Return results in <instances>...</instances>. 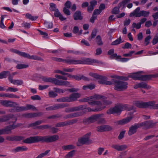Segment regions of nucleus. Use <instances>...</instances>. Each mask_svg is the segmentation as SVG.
<instances>
[{
  "label": "nucleus",
  "mask_w": 158,
  "mask_h": 158,
  "mask_svg": "<svg viewBox=\"0 0 158 158\" xmlns=\"http://www.w3.org/2000/svg\"><path fill=\"white\" fill-rule=\"evenodd\" d=\"M75 146L73 144L64 145L62 147V148L65 150L75 149Z\"/></svg>",
  "instance_id": "c9c22d12"
},
{
  "label": "nucleus",
  "mask_w": 158,
  "mask_h": 158,
  "mask_svg": "<svg viewBox=\"0 0 158 158\" xmlns=\"http://www.w3.org/2000/svg\"><path fill=\"white\" fill-rule=\"evenodd\" d=\"M130 77L135 80L146 81L150 80L152 77H158V73L154 75H142L138 73H135L131 75H129V77Z\"/></svg>",
  "instance_id": "7ed1b4c3"
},
{
  "label": "nucleus",
  "mask_w": 158,
  "mask_h": 158,
  "mask_svg": "<svg viewBox=\"0 0 158 158\" xmlns=\"http://www.w3.org/2000/svg\"><path fill=\"white\" fill-rule=\"evenodd\" d=\"M0 103L2 106L6 107H14L18 105L15 102L6 100H0Z\"/></svg>",
  "instance_id": "4468645a"
},
{
  "label": "nucleus",
  "mask_w": 158,
  "mask_h": 158,
  "mask_svg": "<svg viewBox=\"0 0 158 158\" xmlns=\"http://www.w3.org/2000/svg\"><path fill=\"white\" fill-rule=\"evenodd\" d=\"M37 30L39 32L40 35H43V37L44 38H48V34L47 33L44 32L39 29H38Z\"/></svg>",
  "instance_id": "338daca9"
},
{
  "label": "nucleus",
  "mask_w": 158,
  "mask_h": 158,
  "mask_svg": "<svg viewBox=\"0 0 158 158\" xmlns=\"http://www.w3.org/2000/svg\"><path fill=\"white\" fill-rule=\"evenodd\" d=\"M62 115L59 114H57L55 115H52L48 117V119H55L56 118H59L62 117Z\"/></svg>",
  "instance_id": "0e129e2a"
},
{
  "label": "nucleus",
  "mask_w": 158,
  "mask_h": 158,
  "mask_svg": "<svg viewBox=\"0 0 158 158\" xmlns=\"http://www.w3.org/2000/svg\"><path fill=\"white\" fill-rule=\"evenodd\" d=\"M139 125L140 127H143L145 129H148L153 127L155 125V123L152 121H147L139 123Z\"/></svg>",
  "instance_id": "dca6fc26"
},
{
  "label": "nucleus",
  "mask_w": 158,
  "mask_h": 158,
  "mask_svg": "<svg viewBox=\"0 0 158 158\" xmlns=\"http://www.w3.org/2000/svg\"><path fill=\"white\" fill-rule=\"evenodd\" d=\"M145 102L136 101L135 103V105L137 107L139 108H145Z\"/></svg>",
  "instance_id": "79ce46f5"
},
{
  "label": "nucleus",
  "mask_w": 158,
  "mask_h": 158,
  "mask_svg": "<svg viewBox=\"0 0 158 158\" xmlns=\"http://www.w3.org/2000/svg\"><path fill=\"white\" fill-rule=\"evenodd\" d=\"M22 125L21 123H17L16 125H10L6 126L3 129H0V135L10 134L12 132V130L20 127ZM4 141V138L0 136V143H3Z\"/></svg>",
  "instance_id": "f03ea898"
},
{
  "label": "nucleus",
  "mask_w": 158,
  "mask_h": 158,
  "mask_svg": "<svg viewBox=\"0 0 158 158\" xmlns=\"http://www.w3.org/2000/svg\"><path fill=\"white\" fill-rule=\"evenodd\" d=\"M24 57L30 59L43 61V59L40 57H39L36 55L30 56L29 54L25 52Z\"/></svg>",
  "instance_id": "a211bd4d"
},
{
  "label": "nucleus",
  "mask_w": 158,
  "mask_h": 158,
  "mask_svg": "<svg viewBox=\"0 0 158 158\" xmlns=\"http://www.w3.org/2000/svg\"><path fill=\"white\" fill-rule=\"evenodd\" d=\"M91 135V132H89L84 135L82 137L78 139L77 145L80 146L88 143L89 141V138Z\"/></svg>",
  "instance_id": "0eeeda50"
},
{
  "label": "nucleus",
  "mask_w": 158,
  "mask_h": 158,
  "mask_svg": "<svg viewBox=\"0 0 158 158\" xmlns=\"http://www.w3.org/2000/svg\"><path fill=\"white\" fill-rule=\"evenodd\" d=\"M85 106V107L84 110L85 111L87 112H91V111H101L102 110L106 108V106H96V108L95 109H91L90 108L87 107L86 105H83Z\"/></svg>",
  "instance_id": "f3484780"
},
{
  "label": "nucleus",
  "mask_w": 158,
  "mask_h": 158,
  "mask_svg": "<svg viewBox=\"0 0 158 158\" xmlns=\"http://www.w3.org/2000/svg\"><path fill=\"white\" fill-rule=\"evenodd\" d=\"M74 19L75 20H81L83 17L81 15V12L80 11H77L74 13L73 15Z\"/></svg>",
  "instance_id": "cd10ccee"
},
{
  "label": "nucleus",
  "mask_w": 158,
  "mask_h": 158,
  "mask_svg": "<svg viewBox=\"0 0 158 158\" xmlns=\"http://www.w3.org/2000/svg\"><path fill=\"white\" fill-rule=\"evenodd\" d=\"M10 119H11L12 121L10 123L14 124L17 121V118L16 117L14 116V115L12 114L4 115L0 117V123L5 122Z\"/></svg>",
  "instance_id": "6e6552de"
},
{
  "label": "nucleus",
  "mask_w": 158,
  "mask_h": 158,
  "mask_svg": "<svg viewBox=\"0 0 158 158\" xmlns=\"http://www.w3.org/2000/svg\"><path fill=\"white\" fill-rule=\"evenodd\" d=\"M111 82L112 84L115 85L114 88V89L117 91H123L127 88V82L114 79H111Z\"/></svg>",
  "instance_id": "20e7f679"
},
{
  "label": "nucleus",
  "mask_w": 158,
  "mask_h": 158,
  "mask_svg": "<svg viewBox=\"0 0 158 158\" xmlns=\"http://www.w3.org/2000/svg\"><path fill=\"white\" fill-rule=\"evenodd\" d=\"M96 41L98 45L101 46L103 44V43L102 41L101 36L100 35L97 36L96 38Z\"/></svg>",
  "instance_id": "ea45409f"
},
{
  "label": "nucleus",
  "mask_w": 158,
  "mask_h": 158,
  "mask_svg": "<svg viewBox=\"0 0 158 158\" xmlns=\"http://www.w3.org/2000/svg\"><path fill=\"white\" fill-rule=\"evenodd\" d=\"M10 74V72L8 71H4L0 73V79L6 78L8 74Z\"/></svg>",
  "instance_id": "f704fd0d"
},
{
  "label": "nucleus",
  "mask_w": 158,
  "mask_h": 158,
  "mask_svg": "<svg viewBox=\"0 0 158 158\" xmlns=\"http://www.w3.org/2000/svg\"><path fill=\"white\" fill-rule=\"evenodd\" d=\"M140 7H137L134 11L131 13L130 16L131 17L134 16L136 17H140Z\"/></svg>",
  "instance_id": "b1692460"
},
{
  "label": "nucleus",
  "mask_w": 158,
  "mask_h": 158,
  "mask_svg": "<svg viewBox=\"0 0 158 158\" xmlns=\"http://www.w3.org/2000/svg\"><path fill=\"white\" fill-rule=\"evenodd\" d=\"M149 11H147L144 10L140 11V17L143 16L145 17H147L149 15Z\"/></svg>",
  "instance_id": "4d7b16f0"
},
{
  "label": "nucleus",
  "mask_w": 158,
  "mask_h": 158,
  "mask_svg": "<svg viewBox=\"0 0 158 158\" xmlns=\"http://www.w3.org/2000/svg\"><path fill=\"white\" fill-rule=\"evenodd\" d=\"M12 84L18 85H21L23 84V81L22 80H14Z\"/></svg>",
  "instance_id": "09e8293b"
},
{
  "label": "nucleus",
  "mask_w": 158,
  "mask_h": 158,
  "mask_svg": "<svg viewBox=\"0 0 158 158\" xmlns=\"http://www.w3.org/2000/svg\"><path fill=\"white\" fill-rule=\"evenodd\" d=\"M64 5L65 6L64 7H65L68 9H70L71 7V2L68 0L65 3Z\"/></svg>",
  "instance_id": "774afa93"
},
{
  "label": "nucleus",
  "mask_w": 158,
  "mask_h": 158,
  "mask_svg": "<svg viewBox=\"0 0 158 158\" xmlns=\"http://www.w3.org/2000/svg\"><path fill=\"white\" fill-rule=\"evenodd\" d=\"M139 84L140 88L148 89H149L151 88V87L148 85L147 83L145 82H143L141 83H139Z\"/></svg>",
  "instance_id": "49530a36"
},
{
  "label": "nucleus",
  "mask_w": 158,
  "mask_h": 158,
  "mask_svg": "<svg viewBox=\"0 0 158 158\" xmlns=\"http://www.w3.org/2000/svg\"><path fill=\"white\" fill-rule=\"evenodd\" d=\"M89 75L97 79L102 78V76L99 75L94 73H89Z\"/></svg>",
  "instance_id": "e2e57ef3"
},
{
  "label": "nucleus",
  "mask_w": 158,
  "mask_h": 158,
  "mask_svg": "<svg viewBox=\"0 0 158 158\" xmlns=\"http://www.w3.org/2000/svg\"><path fill=\"white\" fill-rule=\"evenodd\" d=\"M54 78L48 77H43L42 79L43 81L45 82H50L53 83Z\"/></svg>",
  "instance_id": "c03bdc74"
},
{
  "label": "nucleus",
  "mask_w": 158,
  "mask_h": 158,
  "mask_svg": "<svg viewBox=\"0 0 158 158\" xmlns=\"http://www.w3.org/2000/svg\"><path fill=\"white\" fill-rule=\"evenodd\" d=\"M21 26L25 28L28 29L30 27L31 23H30L23 22L21 24Z\"/></svg>",
  "instance_id": "052dcab7"
},
{
  "label": "nucleus",
  "mask_w": 158,
  "mask_h": 158,
  "mask_svg": "<svg viewBox=\"0 0 158 158\" xmlns=\"http://www.w3.org/2000/svg\"><path fill=\"white\" fill-rule=\"evenodd\" d=\"M85 106L83 105H81L77 106L72 107L73 112L75 111H79L80 110H84Z\"/></svg>",
  "instance_id": "2f4dec72"
},
{
  "label": "nucleus",
  "mask_w": 158,
  "mask_h": 158,
  "mask_svg": "<svg viewBox=\"0 0 158 158\" xmlns=\"http://www.w3.org/2000/svg\"><path fill=\"white\" fill-rule=\"evenodd\" d=\"M57 101L59 102H69V97H64L61 98L57 100Z\"/></svg>",
  "instance_id": "de8ad7c7"
},
{
  "label": "nucleus",
  "mask_w": 158,
  "mask_h": 158,
  "mask_svg": "<svg viewBox=\"0 0 158 158\" xmlns=\"http://www.w3.org/2000/svg\"><path fill=\"white\" fill-rule=\"evenodd\" d=\"M128 122V118L123 119L121 120H119L115 122L117 125H123Z\"/></svg>",
  "instance_id": "7c9ffc66"
},
{
  "label": "nucleus",
  "mask_w": 158,
  "mask_h": 158,
  "mask_svg": "<svg viewBox=\"0 0 158 158\" xmlns=\"http://www.w3.org/2000/svg\"><path fill=\"white\" fill-rule=\"evenodd\" d=\"M101 115V114H99L93 115L84 120L83 122L85 124H88L93 123L99 119Z\"/></svg>",
  "instance_id": "ddd939ff"
},
{
  "label": "nucleus",
  "mask_w": 158,
  "mask_h": 158,
  "mask_svg": "<svg viewBox=\"0 0 158 158\" xmlns=\"http://www.w3.org/2000/svg\"><path fill=\"white\" fill-rule=\"evenodd\" d=\"M54 15L56 17L59 18L61 21H64L66 19V18L63 17L58 9H57L55 11Z\"/></svg>",
  "instance_id": "c85d7f7f"
},
{
  "label": "nucleus",
  "mask_w": 158,
  "mask_h": 158,
  "mask_svg": "<svg viewBox=\"0 0 158 158\" xmlns=\"http://www.w3.org/2000/svg\"><path fill=\"white\" fill-rule=\"evenodd\" d=\"M139 125V124H135L130 128L129 130V135H131L136 132L137 129L140 127Z\"/></svg>",
  "instance_id": "bb28decb"
},
{
  "label": "nucleus",
  "mask_w": 158,
  "mask_h": 158,
  "mask_svg": "<svg viewBox=\"0 0 158 158\" xmlns=\"http://www.w3.org/2000/svg\"><path fill=\"white\" fill-rule=\"evenodd\" d=\"M6 16V15H2L1 16V20L0 21V27L2 29H4L6 27L3 23L4 17Z\"/></svg>",
  "instance_id": "a18cd8bd"
},
{
  "label": "nucleus",
  "mask_w": 158,
  "mask_h": 158,
  "mask_svg": "<svg viewBox=\"0 0 158 158\" xmlns=\"http://www.w3.org/2000/svg\"><path fill=\"white\" fill-rule=\"evenodd\" d=\"M75 151L74 150H72L66 154L65 157V158H70L73 157L74 155Z\"/></svg>",
  "instance_id": "3c124183"
},
{
  "label": "nucleus",
  "mask_w": 158,
  "mask_h": 158,
  "mask_svg": "<svg viewBox=\"0 0 158 158\" xmlns=\"http://www.w3.org/2000/svg\"><path fill=\"white\" fill-rule=\"evenodd\" d=\"M98 82L99 83L102 84H105L108 85H112V83L111 81H108L106 80V77L102 76V78L99 79Z\"/></svg>",
  "instance_id": "4be33fe9"
},
{
  "label": "nucleus",
  "mask_w": 158,
  "mask_h": 158,
  "mask_svg": "<svg viewBox=\"0 0 158 158\" xmlns=\"http://www.w3.org/2000/svg\"><path fill=\"white\" fill-rule=\"evenodd\" d=\"M112 129V128L108 125H103L98 126L97 127V131L100 132L109 131Z\"/></svg>",
  "instance_id": "6ab92c4d"
},
{
  "label": "nucleus",
  "mask_w": 158,
  "mask_h": 158,
  "mask_svg": "<svg viewBox=\"0 0 158 158\" xmlns=\"http://www.w3.org/2000/svg\"><path fill=\"white\" fill-rule=\"evenodd\" d=\"M80 94L78 93H73L69 96V102H73L77 100L78 98L80 97Z\"/></svg>",
  "instance_id": "aec40b11"
},
{
  "label": "nucleus",
  "mask_w": 158,
  "mask_h": 158,
  "mask_svg": "<svg viewBox=\"0 0 158 158\" xmlns=\"http://www.w3.org/2000/svg\"><path fill=\"white\" fill-rule=\"evenodd\" d=\"M51 127V126L48 125H41L37 127L38 129L41 130H44L45 129H48Z\"/></svg>",
  "instance_id": "680f3d73"
},
{
  "label": "nucleus",
  "mask_w": 158,
  "mask_h": 158,
  "mask_svg": "<svg viewBox=\"0 0 158 158\" xmlns=\"http://www.w3.org/2000/svg\"><path fill=\"white\" fill-rule=\"evenodd\" d=\"M44 122V121L43 120H38L34 123L30 124L29 125V126L30 127H35L37 125H39Z\"/></svg>",
  "instance_id": "8fccbe9b"
},
{
  "label": "nucleus",
  "mask_w": 158,
  "mask_h": 158,
  "mask_svg": "<svg viewBox=\"0 0 158 158\" xmlns=\"http://www.w3.org/2000/svg\"><path fill=\"white\" fill-rule=\"evenodd\" d=\"M25 137L22 136H15V141H20L23 140V143L30 144L33 143L41 142L42 143H51L57 140L59 136L57 135H48L44 136H36L30 137L25 139Z\"/></svg>",
  "instance_id": "f257e3e1"
},
{
  "label": "nucleus",
  "mask_w": 158,
  "mask_h": 158,
  "mask_svg": "<svg viewBox=\"0 0 158 158\" xmlns=\"http://www.w3.org/2000/svg\"><path fill=\"white\" fill-rule=\"evenodd\" d=\"M83 113L81 112H78L70 114L71 118L81 116Z\"/></svg>",
  "instance_id": "37998d69"
},
{
  "label": "nucleus",
  "mask_w": 158,
  "mask_h": 158,
  "mask_svg": "<svg viewBox=\"0 0 158 158\" xmlns=\"http://www.w3.org/2000/svg\"><path fill=\"white\" fill-rule=\"evenodd\" d=\"M0 97L5 98L7 97L10 98H19V97L16 95L11 94H0Z\"/></svg>",
  "instance_id": "a878e982"
},
{
  "label": "nucleus",
  "mask_w": 158,
  "mask_h": 158,
  "mask_svg": "<svg viewBox=\"0 0 158 158\" xmlns=\"http://www.w3.org/2000/svg\"><path fill=\"white\" fill-rule=\"evenodd\" d=\"M127 146L125 145H119L117 144H113L111 146V147L118 151H121L127 148Z\"/></svg>",
  "instance_id": "412c9836"
},
{
  "label": "nucleus",
  "mask_w": 158,
  "mask_h": 158,
  "mask_svg": "<svg viewBox=\"0 0 158 158\" xmlns=\"http://www.w3.org/2000/svg\"><path fill=\"white\" fill-rule=\"evenodd\" d=\"M52 59L53 60L62 62L63 63H65V59H63L61 58H57L56 57H53L52 58Z\"/></svg>",
  "instance_id": "bf43d9fd"
},
{
  "label": "nucleus",
  "mask_w": 158,
  "mask_h": 158,
  "mask_svg": "<svg viewBox=\"0 0 158 158\" xmlns=\"http://www.w3.org/2000/svg\"><path fill=\"white\" fill-rule=\"evenodd\" d=\"M28 150V148L26 146H18L13 149V151L14 152H23L26 151Z\"/></svg>",
  "instance_id": "393cba45"
},
{
  "label": "nucleus",
  "mask_w": 158,
  "mask_h": 158,
  "mask_svg": "<svg viewBox=\"0 0 158 158\" xmlns=\"http://www.w3.org/2000/svg\"><path fill=\"white\" fill-rule=\"evenodd\" d=\"M128 0H123V1L119 4L118 7H115L112 10V13L115 14H117L119 12V8H121V9H123L126 6L128 8Z\"/></svg>",
  "instance_id": "9d476101"
},
{
  "label": "nucleus",
  "mask_w": 158,
  "mask_h": 158,
  "mask_svg": "<svg viewBox=\"0 0 158 158\" xmlns=\"http://www.w3.org/2000/svg\"><path fill=\"white\" fill-rule=\"evenodd\" d=\"M67 106V104L64 103L59 104H55L53 106H51L46 108L47 111L52 110L58 109H59L62 108Z\"/></svg>",
  "instance_id": "2eb2a0df"
},
{
  "label": "nucleus",
  "mask_w": 158,
  "mask_h": 158,
  "mask_svg": "<svg viewBox=\"0 0 158 158\" xmlns=\"http://www.w3.org/2000/svg\"><path fill=\"white\" fill-rule=\"evenodd\" d=\"M50 10L51 11H55L57 8H56V5L54 3H51L50 4Z\"/></svg>",
  "instance_id": "6e6d98bb"
},
{
  "label": "nucleus",
  "mask_w": 158,
  "mask_h": 158,
  "mask_svg": "<svg viewBox=\"0 0 158 158\" xmlns=\"http://www.w3.org/2000/svg\"><path fill=\"white\" fill-rule=\"evenodd\" d=\"M156 102L154 101H151L148 102H145V108L150 107L154 109V106L156 105Z\"/></svg>",
  "instance_id": "473e14b6"
},
{
  "label": "nucleus",
  "mask_w": 158,
  "mask_h": 158,
  "mask_svg": "<svg viewBox=\"0 0 158 158\" xmlns=\"http://www.w3.org/2000/svg\"><path fill=\"white\" fill-rule=\"evenodd\" d=\"M125 106L119 105L111 108L107 111V113L109 114H120L121 112L126 109Z\"/></svg>",
  "instance_id": "423d86ee"
},
{
  "label": "nucleus",
  "mask_w": 158,
  "mask_h": 158,
  "mask_svg": "<svg viewBox=\"0 0 158 158\" xmlns=\"http://www.w3.org/2000/svg\"><path fill=\"white\" fill-rule=\"evenodd\" d=\"M135 111L133 106L129 107V121L133 117V114Z\"/></svg>",
  "instance_id": "72a5a7b5"
},
{
  "label": "nucleus",
  "mask_w": 158,
  "mask_h": 158,
  "mask_svg": "<svg viewBox=\"0 0 158 158\" xmlns=\"http://www.w3.org/2000/svg\"><path fill=\"white\" fill-rule=\"evenodd\" d=\"M79 101L80 102H92L91 96L81 99L79 100Z\"/></svg>",
  "instance_id": "5fc2aeb1"
},
{
  "label": "nucleus",
  "mask_w": 158,
  "mask_h": 158,
  "mask_svg": "<svg viewBox=\"0 0 158 158\" xmlns=\"http://www.w3.org/2000/svg\"><path fill=\"white\" fill-rule=\"evenodd\" d=\"M97 33V30L96 29H94L92 31L91 33V36L88 38V40L89 41H91L92 39L95 37Z\"/></svg>",
  "instance_id": "4c0bfd02"
},
{
  "label": "nucleus",
  "mask_w": 158,
  "mask_h": 158,
  "mask_svg": "<svg viewBox=\"0 0 158 158\" xmlns=\"http://www.w3.org/2000/svg\"><path fill=\"white\" fill-rule=\"evenodd\" d=\"M65 63L69 64H85V58H82L80 60L74 58H66Z\"/></svg>",
  "instance_id": "1a4fd4ad"
},
{
  "label": "nucleus",
  "mask_w": 158,
  "mask_h": 158,
  "mask_svg": "<svg viewBox=\"0 0 158 158\" xmlns=\"http://www.w3.org/2000/svg\"><path fill=\"white\" fill-rule=\"evenodd\" d=\"M28 67V65L23 64H19L16 66V68L18 69L26 68Z\"/></svg>",
  "instance_id": "864d4df0"
},
{
  "label": "nucleus",
  "mask_w": 158,
  "mask_h": 158,
  "mask_svg": "<svg viewBox=\"0 0 158 158\" xmlns=\"http://www.w3.org/2000/svg\"><path fill=\"white\" fill-rule=\"evenodd\" d=\"M103 97V96L102 95L95 94L94 95L91 96L92 102H88V103L92 106H96L98 107L105 106H102V104L101 102L96 100L100 99L102 98Z\"/></svg>",
  "instance_id": "39448f33"
},
{
  "label": "nucleus",
  "mask_w": 158,
  "mask_h": 158,
  "mask_svg": "<svg viewBox=\"0 0 158 158\" xmlns=\"http://www.w3.org/2000/svg\"><path fill=\"white\" fill-rule=\"evenodd\" d=\"M26 17L27 18L30 19L32 21L36 20L38 17L36 16H33L29 13H27L25 15Z\"/></svg>",
  "instance_id": "58836bf2"
},
{
  "label": "nucleus",
  "mask_w": 158,
  "mask_h": 158,
  "mask_svg": "<svg viewBox=\"0 0 158 158\" xmlns=\"http://www.w3.org/2000/svg\"><path fill=\"white\" fill-rule=\"evenodd\" d=\"M72 78L77 81H79L81 80H83L85 81H89V79L88 77L84 76L83 75H73Z\"/></svg>",
  "instance_id": "5701e85b"
},
{
  "label": "nucleus",
  "mask_w": 158,
  "mask_h": 158,
  "mask_svg": "<svg viewBox=\"0 0 158 158\" xmlns=\"http://www.w3.org/2000/svg\"><path fill=\"white\" fill-rule=\"evenodd\" d=\"M52 84L59 86H65L69 87H72L70 82L67 81H63L54 78Z\"/></svg>",
  "instance_id": "9b49d317"
},
{
  "label": "nucleus",
  "mask_w": 158,
  "mask_h": 158,
  "mask_svg": "<svg viewBox=\"0 0 158 158\" xmlns=\"http://www.w3.org/2000/svg\"><path fill=\"white\" fill-rule=\"evenodd\" d=\"M93 63H98V60L85 58V64H91Z\"/></svg>",
  "instance_id": "c756f323"
},
{
  "label": "nucleus",
  "mask_w": 158,
  "mask_h": 158,
  "mask_svg": "<svg viewBox=\"0 0 158 158\" xmlns=\"http://www.w3.org/2000/svg\"><path fill=\"white\" fill-rule=\"evenodd\" d=\"M16 108L17 112L26 111L31 109L36 111L37 110V109L35 106L30 104H27L26 106H17Z\"/></svg>",
  "instance_id": "f8f14e48"
},
{
  "label": "nucleus",
  "mask_w": 158,
  "mask_h": 158,
  "mask_svg": "<svg viewBox=\"0 0 158 158\" xmlns=\"http://www.w3.org/2000/svg\"><path fill=\"white\" fill-rule=\"evenodd\" d=\"M122 39L121 36H120L119 37L116 39L115 40L113 41L111 44L112 45H116L122 43Z\"/></svg>",
  "instance_id": "a19ab883"
},
{
  "label": "nucleus",
  "mask_w": 158,
  "mask_h": 158,
  "mask_svg": "<svg viewBox=\"0 0 158 158\" xmlns=\"http://www.w3.org/2000/svg\"><path fill=\"white\" fill-rule=\"evenodd\" d=\"M34 113H25L23 114V116L26 118H34Z\"/></svg>",
  "instance_id": "603ef678"
},
{
  "label": "nucleus",
  "mask_w": 158,
  "mask_h": 158,
  "mask_svg": "<svg viewBox=\"0 0 158 158\" xmlns=\"http://www.w3.org/2000/svg\"><path fill=\"white\" fill-rule=\"evenodd\" d=\"M78 121L77 119H73L71 120L66 121L67 125H70L76 123Z\"/></svg>",
  "instance_id": "13d9d810"
},
{
  "label": "nucleus",
  "mask_w": 158,
  "mask_h": 158,
  "mask_svg": "<svg viewBox=\"0 0 158 158\" xmlns=\"http://www.w3.org/2000/svg\"><path fill=\"white\" fill-rule=\"evenodd\" d=\"M19 90V89L15 88H13L11 87H9L7 89H6V91H9L10 92H16Z\"/></svg>",
  "instance_id": "69168bd1"
},
{
  "label": "nucleus",
  "mask_w": 158,
  "mask_h": 158,
  "mask_svg": "<svg viewBox=\"0 0 158 158\" xmlns=\"http://www.w3.org/2000/svg\"><path fill=\"white\" fill-rule=\"evenodd\" d=\"M10 51L18 54L19 55L24 57L25 54V52L19 51V50L14 49H10Z\"/></svg>",
  "instance_id": "e433bc0d"
}]
</instances>
